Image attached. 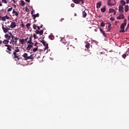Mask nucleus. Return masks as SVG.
<instances>
[{"instance_id": "f257e3e1", "label": "nucleus", "mask_w": 129, "mask_h": 129, "mask_svg": "<svg viewBox=\"0 0 129 129\" xmlns=\"http://www.w3.org/2000/svg\"><path fill=\"white\" fill-rule=\"evenodd\" d=\"M4 46L5 47H7V50H6V52H7V53L9 54V55H11V54H12V48H13V47L8 44H5Z\"/></svg>"}, {"instance_id": "f03ea898", "label": "nucleus", "mask_w": 129, "mask_h": 129, "mask_svg": "<svg viewBox=\"0 0 129 129\" xmlns=\"http://www.w3.org/2000/svg\"><path fill=\"white\" fill-rule=\"evenodd\" d=\"M116 2H115V0H108L107 1V5L110 7L112 6H115Z\"/></svg>"}, {"instance_id": "7ed1b4c3", "label": "nucleus", "mask_w": 129, "mask_h": 129, "mask_svg": "<svg viewBox=\"0 0 129 129\" xmlns=\"http://www.w3.org/2000/svg\"><path fill=\"white\" fill-rule=\"evenodd\" d=\"M41 43H42L43 46L45 47L44 51H46V50H48V49H49V47H48V44L47 42H46V41L42 40Z\"/></svg>"}, {"instance_id": "20e7f679", "label": "nucleus", "mask_w": 129, "mask_h": 129, "mask_svg": "<svg viewBox=\"0 0 129 129\" xmlns=\"http://www.w3.org/2000/svg\"><path fill=\"white\" fill-rule=\"evenodd\" d=\"M75 4L78 5L81 3L82 5H84V0H73Z\"/></svg>"}, {"instance_id": "39448f33", "label": "nucleus", "mask_w": 129, "mask_h": 129, "mask_svg": "<svg viewBox=\"0 0 129 129\" xmlns=\"http://www.w3.org/2000/svg\"><path fill=\"white\" fill-rule=\"evenodd\" d=\"M2 30H3V32L5 33H8V31H10V28L7 27V26H2Z\"/></svg>"}, {"instance_id": "423d86ee", "label": "nucleus", "mask_w": 129, "mask_h": 129, "mask_svg": "<svg viewBox=\"0 0 129 129\" xmlns=\"http://www.w3.org/2000/svg\"><path fill=\"white\" fill-rule=\"evenodd\" d=\"M126 26V19H125L124 22L121 25L120 29L121 30H124V26Z\"/></svg>"}, {"instance_id": "0eeeda50", "label": "nucleus", "mask_w": 129, "mask_h": 129, "mask_svg": "<svg viewBox=\"0 0 129 129\" xmlns=\"http://www.w3.org/2000/svg\"><path fill=\"white\" fill-rule=\"evenodd\" d=\"M61 41L63 43V44H64V45H67V47H68V46L70 45V42L69 41H66V40H65V39L64 38H62L61 39Z\"/></svg>"}, {"instance_id": "6e6552de", "label": "nucleus", "mask_w": 129, "mask_h": 129, "mask_svg": "<svg viewBox=\"0 0 129 129\" xmlns=\"http://www.w3.org/2000/svg\"><path fill=\"white\" fill-rule=\"evenodd\" d=\"M35 34H36V35L39 34V36H42V35H43V34L44 33V30H42L41 31L39 30H36L35 31Z\"/></svg>"}, {"instance_id": "1a4fd4ad", "label": "nucleus", "mask_w": 129, "mask_h": 129, "mask_svg": "<svg viewBox=\"0 0 129 129\" xmlns=\"http://www.w3.org/2000/svg\"><path fill=\"white\" fill-rule=\"evenodd\" d=\"M123 6H122V5H119L118 7V11L120 13V14H122V13H123Z\"/></svg>"}, {"instance_id": "9d476101", "label": "nucleus", "mask_w": 129, "mask_h": 129, "mask_svg": "<svg viewBox=\"0 0 129 129\" xmlns=\"http://www.w3.org/2000/svg\"><path fill=\"white\" fill-rule=\"evenodd\" d=\"M117 20H123L124 19V15L120 13L119 16L116 17Z\"/></svg>"}, {"instance_id": "9b49d317", "label": "nucleus", "mask_w": 129, "mask_h": 129, "mask_svg": "<svg viewBox=\"0 0 129 129\" xmlns=\"http://www.w3.org/2000/svg\"><path fill=\"white\" fill-rule=\"evenodd\" d=\"M20 56V55H19V54H17V52H15V51L13 52V55H12V57H13V58H15L18 59V60H19V57Z\"/></svg>"}, {"instance_id": "f8f14e48", "label": "nucleus", "mask_w": 129, "mask_h": 129, "mask_svg": "<svg viewBox=\"0 0 129 129\" xmlns=\"http://www.w3.org/2000/svg\"><path fill=\"white\" fill-rule=\"evenodd\" d=\"M12 41H13V42L15 43V44H17V43L18 42V40H19V38L14 36H12Z\"/></svg>"}, {"instance_id": "ddd939ff", "label": "nucleus", "mask_w": 129, "mask_h": 129, "mask_svg": "<svg viewBox=\"0 0 129 129\" xmlns=\"http://www.w3.org/2000/svg\"><path fill=\"white\" fill-rule=\"evenodd\" d=\"M16 27H17V24H16V22H12L10 25V28H11V29H14V28H16Z\"/></svg>"}, {"instance_id": "4468645a", "label": "nucleus", "mask_w": 129, "mask_h": 129, "mask_svg": "<svg viewBox=\"0 0 129 129\" xmlns=\"http://www.w3.org/2000/svg\"><path fill=\"white\" fill-rule=\"evenodd\" d=\"M12 13L13 14V16H16V17H18L19 16V12L16 11L15 9L13 10V12Z\"/></svg>"}, {"instance_id": "2eb2a0df", "label": "nucleus", "mask_w": 129, "mask_h": 129, "mask_svg": "<svg viewBox=\"0 0 129 129\" xmlns=\"http://www.w3.org/2000/svg\"><path fill=\"white\" fill-rule=\"evenodd\" d=\"M33 46H34V44H28L27 47L26 48L27 50H31V48H33Z\"/></svg>"}, {"instance_id": "dca6fc26", "label": "nucleus", "mask_w": 129, "mask_h": 129, "mask_svg": "<svg viewBox=\"0 0 129 129\" xmlns=\"http://www.w3.org/2000/svg\"><path fill=\"white\" fill-rule=\"evenodd\" d=\"M32 38H33V36H31L29 37V40L28 41H27V44H34V43H33V42H32Z\"/></svg>"}, {"instance_id": "f3484780", "label": "nucleus", "mask_w": 129, "mask_h": 129, "mask_svg": "<svg viewBox=\"0 0 129 129\" xmlns=\"http://www.w3.org/2000/svg\"><path fill=\"white\" fill-rule=\"evenodd\" d=\"M22 57H24V58H25V60H28L29 56H28V53H25L22 55Z\"/></svg>"}, {"instance_id": "a211bd4d", "label": "nucleus", "mask_w": 129, "mask_h": 129, "mask_svg": "<svg viewBox=\"0 0 129 129\" xmlns=\"http://www.w3.org/2000/svg\"><path fill=\"white\" fill-rule=\"evenodd\" d=\"M124 11L125 13H127V12L129 11V7L128 5H125L124 6Z\"/></svg>"}, {"instance_id": "6ab92c4d", "label": "nucleus", "mask_w": 129, "mask_h": 129, "mask_svg": "<svg viewBox=\"0 0 129 129\" xmlns=\"http://www.w3.org/2000/svg\"><path fill=\"white\" fill-rule=\"evenodd\" d=\"M83 18H85L86 17H87V13H86V11L84 10V11H83Z\"/></svg>"}, {"instance_id": "aec40b11", "label": "nucleus", "mask_w": 129, "mask_h": 129, "mask_svg": "<svg viewBox=\"0 0 129 129\" xmlns=\"http://www.w3.org/2000/svg\"><path fill=\"white\" fill-rule=\"evenodd\" d=\"M49 39H50V40H54V39H55V37L54 36L53 34H50V35L49 36Z\"/></svg>"}, {"instance_id": "412c9836", "label": "nucleus", "mask_w": 129, "mask_h": 129, "mask_svg": "<svg viewBox=\"0 0 129 129\" xmlns=\"http://www.w3.org/2000/svg\"><path fill=\"white\" fill-rule=\"evenodd\" d=\"M99 29H100V32L102 33V34L104 36V37H106V35H105V32H104V31H103V30H102V29H101V28H99Z\"/></svg>"}, {"instance_id": "4be33fe9", "label": "nucleus", "mask_w": 129, "mask_h": 129, "mask_svg": "<svg viewBox=\"0 0 129 129\" xmlns=\"http://www.w3.org/2000/svg\"><path fill=\"white\" fill-rule=\"evenodd\" d=\"M39 13L32 15L33 20H35L36 18H39Z\"/></svg>"}, {"instance_id": "5701e85b", "label": "nucleus", "mask_w": 129, "mask_h": 129, "mask_svg": "<svg viewBox=\"0 0 129 129\" xmlns=\"http://www.w3.org/2000/svg\"><path fill=\"white\" fill-rule=\"evenodd\" d=\"M5 37L6 38V40H8V41L11 39V36L9 35V34H5Z\"/></svg>"}, {"instance_id": "b1692460", "label": "nucleus", "mask_w": 129, "mask_h": 129, "mask_svg": "<svg viewBox=\"0 0 129 129\" xmlns=\"http://www.w3.org/2000/svg\"><path fill=\"white\" fill-rule=\"evenodd\" d=\"M106 11V9L105 8V6H103V8L101 9V12L102 13H105V11Z\"/></svg>"}, {"instance_id": "393cba45", "label": "nucleus", "mask_w": 129, "mask_h": 129, "mask_svg": "<svg viewBox=\"0 0 129 129\" xmlns=\"http://www.w3.org/2000/svg\"><path fill=\"white\" fill-rule=\"evenodd\" d=\"M97 9H99L101 7V3L100 2H98L97 3Z\"/></svg>"}, {"instance_id": "a878e982", "label": "nucleus", "mask_w": 129, "mask_h": 129, "mask_svg": "<svg viewBox=\"0 0 129 129\" xmlns=\"http://www.w3.org/2000/svg\"><path fill=\"white\" fill-rule=\"evenodd\" d=\"M34 57H35V54H31L30 56H28V60H29V59H34Z\"/></svg>"}, {"instance_id": "bb28decb", "label": "nucleus", "mask_w": 129, "mask_h": 129, "mask_svg": "<svg viewBox=\"0 0 129 129\" xmlns=\"http://www.w3.org/2000/svg\"><path fill=\"white\" fill-rule=\"evenodd\" d=\"M19 42L21 43L22 45H24L25 44V39L24 38H22V39H20Z\"/></svg>"}, {"instance_id": "cd10ccee", "label": "nucleus", "mask_w": 129, "mask_h": 129, "mask_svg": "<svg viewBox=\"0 0 129 129\" xmlns=\"http://www.w3.org/2000/svg\"><path fill=\"white\" fill-rule=\"evenodd\" d=\"M85 47L87 48V49H89V48H90V43H87L85 45Z\"/></svg>"}, {"instance_id": "c85d7f7f", "label": "nucleus", "mask_w": 129, "mask_h": 129, "mask_svg": "<svg viewBox=\"0 0 129 129\" xmlns=\"http://www.w3.org/2000/svg\"><path fill=\"white\" fill-rule=\"evenodd\" d=\"M9 41L8 39H7V40L5 39L3 41V44H9Z\"/></svg>"}, {"instance_id": "c756f323", "label": "nucleus", "mask_w": 129, "mask_h": 129, "mask_svg": "<svg viewBox=\"0 0 129 129\" xmlns=\"http://www.w3.org/2000/svg\"><path fill=\"white\" fill-rule=\"evenodd\" d=\"M32 51L33 52H37L38 51V47H33Z\"/></svg>"}, {"instance_id": "7c9ffc66", "label": "nucleus", "mask_w": 129, "mask_h": 129, "mask_svg": "<svg viewBox=\"0 0 129 129\" xmlns=\"http://www.w3.org/2000/svg\"><path fill=\"white\" fill-rule=\"evenodd\" d=\"M37 59L39 62H42L43 60L42 59V57L41 58V56H38Z\"/></svg>"}, {"instance_id": "2f4dec72", "label": "nucleus", "mask_w": 129, "mask_h": 129, "mask_svg": "<svg viewBox=\"0 0 129 129\" xmlns=\"http://www.w3.org/2000/svg\"><path fill=\"white\" fill-rule=\"evenodd\" d=\"M26 26L27 29L29 30L30 29V27L31 26V23H27Z\"/></svg>"}, {"instance_id": "473e14b6", "label": "nucleus", "mask_w": 129, "mask_h": 129, "mask_svg": "<svg viewBox=\"0 0 129 129\" xmlns=\"http://www.w3.org/2000/svg\"><path fill=\"white\" fill-rule=\"evenodd\" d=\"M120 3H121V5H122V6L125 5V2H124L123 0H121V1H120Z\"/></svg>"}, {"instance_id": "72a5a7b5", "label": "nucleus", "mask_w": 129, "mask_h": 129, "mask_svg": "<svg viewBox=\"0 0 129 129\" xmlns=\"http://www.w3.org/2000/svg\"><path fill=\"white\" fill-rule=\"evenodd\" d=\"M113 12H114V9H110L109 10V14H110V13H113Z\"/></svg>"}, {"instance_id": "f704fd0d", "label": "nucleus", "mask_w": 129, "mask_h": 129, "mask_svg": "<svg viewBox=\"0 0 129 129\" xmlns=\"http://www.w3.org/2000/svg\"><path fill=\"white\" fill-rule=\"evenodd\" d=\"M33 37L34 38V40L39 38L35 33L33 34Z\"/></svg>"}, {"instance_id": "c9c22d12", "label": "nucleus", "mask_w": 129, "mask_h": 129, "mask_svg": "<svg viewBox=\"0 0 129 129\" xmlns=\"http://www.w3.org/2000/svg\"><path fill=\"white\" fill-rule=\"evenodd\" d=\"M111 28V24H109L108 26V31H110V29Z\"/></svg>"}, {"instance_id": "e433bc0d", "label": "nucleus", "mask_w": 129, "mask_h": 129, "mask_svg": "<svg viewBox=\"0 0 129 129\" xmlns=\"http://www.w3.org/2000/svg\"><path fill=\"white\" fill-rule=\"evenodd\" d=\"M38 26H37V25H36V24H33V28L34 29V30H36L37 29Z\"/></svg>"}, {"instance_id": "4c0bfd02", "label": "nucleus", "mask_w": 129, "mask_h": 129, "mask_svg": "<svg viewBox=\"0 0 129 129\" xmlns=\"http://www.w3.org/2000/svg\"><path fill=\"white\" fill-rule=\"evenodd\" d=\"M28 40H29V37H27L24 39V44H26L28 42Z\"/></svg>"}, {"instance_id": "58836bf2", "label": "nucleus", "mask_w": 129, "mask_h": 129, "mask_svg": "<svg viewBox=\"0 0 129 129\" xmlns=\"http://www.w3.org/2000/svg\"><path fill=\"white\" fill-rule=\"evenodd\" d=\"M100 25H101V27H105V24H104V23L103 22H101Z\"/></svg>"}, {"instance_id": "ea45409f", "label": "nucleus", "mask_w": 129, "mask_h": 129, "mask_svg": "<svg viewBox=\"0 0 129 129\" xmlns=\"http://www.w3.org/2000/svg\"><path fill=\"white\" fill-rule=\"evenodd\" d=\"M1 19H2V21H3V22H6V17L5 16L1 17Z\"/></svg>"}, {"instance_id": "a19ab883", "label": "nucleus", "mask_w": 129, "mask_h": 129, "mask_svg": "<svg viewBox=\"0 0 129 129\" xmlns=\"http://www.w3.org/2000/svg\"><path fill=\"white\" fill-rule=\"evenodd\" d=\"M21 3V6H25V2H24V1L22 0Z\"/></svg>"}, {"instance_id": "79ce46f5", "label": "nucleus", "mask_w": 129, "mask_h": 129, "mask_svg": "<svg viewBox=\"0 0 129 129\" xmlns=\"http://www.w3.org/2000/svg\"><path fill=\"white\" fill-rule=\"evenodd\" d=\"M11 42H10V44H11V45H16V44L15 43V42H14V41H13L12 40H11Z\"/></svg>"}, {"instance_id": "37998d69", "label": "nucleus", "mask_w": 129, "mask_h": 129, "mask_svg": "<svg viewBox=\"0 0 129 129\" xmlns=\"http://www.w3.org/2000/svg\"><path fill=\"white\" fill-rule=\"evenodd\" d=\"M2 2L3 4H8L7 0H2Z\"/></svg>"}, {"instance_id": "c03bdc74", "label": "nucleus", "mask_w": 129, "mask_h": 129, "mask_svg": "<svg viewBox=\"0 0 129 129\" xmlns=\"http://www.w3.org/2000/svg\"><path fill=\"white\" fill-rule=\"evenodd\" d=\"M12 10H13V7H11V8H9V9H8V12H12Z\"/></svg>"}, {"instance_id": "a18cd8bd", "label": "nucleus", "mask_w": 129, "mask_h": 129, "mask_svg": "<svg viewBox=\"0 0 129 129\" xmlns=\"http://www.w3.org/2000/svg\"><path fill=\"white\" fill-rule=\"evenodd\" d=\"M4 17H5V20H10V17L7 16V15H6L5 16H4Z\"/></svg>"}, {"instance_id": "49530a36", "label": "nucleus", "mask_w": 129, "mask_h": 129, "mask_svg": "<svg viewBox=\"0 0 129 129\" xmlns=\"http://www.w3.org/2000/svg\"><path fill=\"white\" fill-rule=\"evenodd\" d=\"M122 58H123V59H125V57H126V54H123L122 55Z\"/></svg>"}, {"instance_id": "de8ad7c7", "label": "nucleus", "mask_w": 129, "mask_h": 129, "mask_svg": "<svg viewBox=\"0 0 129 129\" xmlns=\"http://www.w3.org/2000/svg\"><path fill=\"white\" fill-rule=\"evenodd\" d=\"M25 11L27 12V13H29V12H30V10L28 9V8H26L25 9Z\"/></svg>"}, {"instance_id": "09e8293b", "label": "nucleus", "mask_w": 129, "mask_h": 129, "mask_svg": "<svg viewBox=\"0 0 129 129\" xmlns=\"http://www.w3.org/2000/svg\"><path fill=\"white\" fill-rule=\"evenodd\" d=\"M21 27L22 28H25V25L23 23V22H22Z\"/></svg>"}, {"instance_id": "8fccbe9b", "label": "nucleus", "mask_w": 129, "mask_h": 129, "mask_svg": "<svg viewBox=\"0 0 129 129\" xmlns=\"http://www.w3.org/2000/svg\"><path fill=\"white\" fill-rule=\"evenodd\" d=\"M12 2H13L14 4H16L17 3V2H18V1H17V0H12L11 3H12Z\"/></svg>"}, {"instance_id": "3c124183", "label": "nucleus", "mask_w": 129, "mask_h": 129, "mask_svg": "<svg viewBox=\"0 0 129 129\" xmlns=\"http://www.w3.org/2000/svg\"><path fill=\"white\" fill-rule=\"evenodd\" d=\"M38 44H39V43H37V42L35 43L34 44V46H35V47H38Z\"/></svg>"}, {"instance_id": "603ef678", "label": "nucleus", "mask_w": 129, "mask_h": 129, "mask_svg": "<svg viewBox=\"0 0 129 129\" xmlns=\"http://www.w3.org/2000/svg\"><path fill=\"white\" fill-rule=\"evenodd\" d=\"M14 52L18 53V52H20V50L19 49H15Z\"/></svg>"}, {"instance_id": "864d4df0", "label": "nucleus", "mask_w": 129, "mask_h": 129, "mask_svg": "<svg viewBox=\"0 0 129 129\" xmlns=\"http://www.w3.org/2000/svg\"><path fill=\"white\" fill-rule=\"evenodd\" d=\"M72 8H74V7H75V5L73 3H72L71 5Z\"/></svg>"}, {"instance_id": "5fc2aeb1", "label": "nucleus", "mask_w": 129, "mask_h": 129, "mask_svg": "<svg viewBox=\"0 0 129 129\" xmlns=\"http://www.w3.org/2000/svg\"><path fill=\"white\" fill-rule=\"evenodd\" d=\"M110 21H114V18L111 17L110 19Z\"/></svg>"}, {"instance_id": "6e6d98bb", "label": "nucleus", "mask_w": 129, "mask_h": 129, "mask_svg": "<svg viewBox=\"0 0 129 129\" xmlns=\"http://www.w3.org/2000/svg\"><path fill=\"white\" fill-rule=\"evenodd\" d=\"M121 33H124V29H122V30H120Z\"/></svg>"}, {"instance_id": "4d7b16f0", "label": "nucleus", "mask_w": 129, "mask_h": 129, "mask_svg": "<svg viewBox=\"0 0 129 129\" xmlns=\"http://www.w3.org/2000/svg\"><path fill=\"white\" fill-rule=\"evenodd\" d=\"M113 14L114 15H115L116 14V11H115V10H114V11H113Z\"/></svg>"}, {"instance_id": "13d9d810", "label": "nucleus", "mask_w": 129, "mask_h": 129, "mask_svg": "<svg viewBox=\"0 0 129 129\" xmlns=\"http://www.w3.org/2000/svg\"><path fill=\"white\" fill-rule=\"evenodd\" d=\"M37 29L38 30V31H40V27L39 26H37Z\"/></svg>"}, {"instance_id": "bf43d9fd", "label": "nucleus", "mask_w": 129, "mask_h": 129, "mask_svg": "<svg viewBox=\"0 0 129 129\" xmlns=\"http://www.w3.org/2000/svg\"><path fill=\"white\" fill-rule=\"evenodd\" d=\"M126 4H129V0H126Z\"/></svg>"}, {"instance_id": "052dcab7", "label": "nucleus", "mask_w": 129, "mask_h": 129, "mask_svg": "<svg viewBox=\"0 0 129 129\" xmlns=\"http://www.w3.org/2000/svg\"><path fill=\"white\" fill-rule=\"evenodd\" d=\"M27 3H30V0H25Z\"/></svg>"}, {"instance_id": "680f3d73", "label": "nucleus", "mask_w": 129, "mask_h": 129, "mask_svg": "<svg viewBox=\"0 0 129 129\" xmlns=\"http://www.w3.org/2000/svg\"><path fill=\"white\" fill-rule=\"evenodd\" d=\"M62 21H64V18H61L60 19V22H62Z\"/></svg>"}, {"instance_id": "e2e57ef3", "label": "nucleus", "mask_w": 129, "mask_h": 129, "mask_svg": "<svg viewBox=\"0 0 129 129\" xmlns=\"http://www.w3.org/2000/svg\"><path fill=\"white\" fill-rule=\"evenodd\" d=\"M1 44H3V41L0 40V45H1Z\"/></svg>"}, {"instance_id": "0e129e2a", "label": "nucleus", "mask_w": 129, "mask_h": 129, "mask_svg": "<svg viewBox=\"0 0 129 129\" xmlns=\"http://www.w3.org/2000/svg\"><path fill=\"white\" fill-rule=\"evenodd\" d=\"M127 28H128V26H127L125 29V32H127Z\"/></svg>"}, {"instance_id": "69168bd1", "label": "nucleus", "mask_w": 129, "mask_h": 129, "mask_svg": "<svg viewBox=\"0 0 129 129\" xmlns=\"http://www.w3.org/2000/svg\"><path fill=\"white\" fill-rule=\"evenodd\" d=\"M94 30H95V32H97V28L95 29Z\"/></svg>"}, {"instance_id": "338daca9", "label": "nucleus", "mask_w": 129, "mask_h": 129, "mask_svg": "<svg viewBox=\"0 0 129 129\" xmlns=\"http://www.w3.org/2000/svg\"><path fill=\"white\" fill-rule=\"evenodd\" d=\"M3 6V4H2V3H0V7H2Z\"/></svg>"}, {"instance_id": "774afa93", "label": "nucleus", "mask_w": 129, "mask_h": 129, "mask_svg": "<svg viewBox=\"0 0 129 129\" xmlns=\"http://www.w3.org/2000/svg\"><path fill=\"white\" fill-rule=\"evenodd\" d=\"M9 35H10V36H12V33L9 32Z\"/></svg>"}]
</instances>
